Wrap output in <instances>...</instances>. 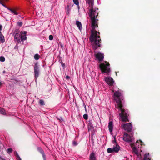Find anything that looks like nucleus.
I'll return each mask as SVG.
<instances>
[{"mask_svg": "<svg viewBox=\"0 0 160 160\" xmlns=\"http://www.w3.org/2000/svg\"><path fill=\"white\" fill-rule=\"evenodd\" d=\"M40 56L38 54H35L34 56V58L36 60H38L39 59Z\"/></svg>", "mask_w": 160, "mask_h": 160, "instance_id": "nucleus-26", "label": "nucleus"}, {"mask_svg": "<svg viewBox=\"0 0 160 160\" xmlns=\"http://www.w3.org/2000/svg\"><path fill=\"white\" fill-rule=\"evenodd\" d=\"M59 120L61 122H62V121H63L62 119L61 118V119H59Z\"/></svg>", "mask_w": 160, "mask_h": 160, "instance_id": "nucleus-38", "label": "nucleus"}, {"mask_svg": "<svg viewBox=\"0 0 160 160\" xmlns=\"http://www.w3.org/2000/svg\"><path fill=\"white\" fill-rule=\"evenodd\" d=\"M73 1L74 3L77 6L78 9H79V5L78 0H73Z\"/></svg>", "mask_w": 160, "mask_h": 160, "instance_id": "nucleus-23", "label": "nucleus"}, {"mask_svg": "<svg viewBox=\"0 0 160 160\" xmlns=\"http://www.w3.org/2000/svg\"><path fill=\"white\" fill-rule=\"evenodd\" d=\"M5 61V58L4 57L1 56L0 57V61L1 62H4Z\"/></svg>", "mask_w": 160, "mask_h": 160, "instance_id": "nucleus-28", "label": "nucleus"}, {"mask_svg": "<svg viewBox=\"0 0 160 160\" xmlns=\"http://www.w3.org/2000/svg\"><path fill=\"white\" fill-rule=\"evenodd\" d=\"M2 29V25H0V32H1V31Z\"/></svg>", "mask_w": 160, "mask_h": 160, "instance_id": "nucleus-35", "label": "nucleus"}, {"mask_svg": "<svg viewBox=\"0 0 160 160\" xmlns=\"http://www.w3.org/2000/svg\"><path fill=\"white\" fill-rule=\"evenodd\" d=\"M2 5L3 6H4V7H5V8H7V9H8V8L9 7H7L6 5H5L4 3H3V2L2 3Z\"/></svg>", "mask_w": 160, "mask_h": 160, "instance_id": "nucleus-34", "label": "nucleus"}, {"mask_svg": "<svg viewBox=\"0 0 160 160\" xmlns=\"http://www.w3.org/2000/svg\"><path fill=\"white\" fill-rule=\"evenodd\" d=\"M0 113L3 115H5L6 114L5 110L3 108H0Z\"/></svg>", "mask_w": 160, "mask_h": 160, "instance_id": "nucleus-24", "label": "nucleus"}, {"mask_svg": "<svg viewBox=\"0 0 160 160\" xmlns=\"http://www.w3.org/2000/svg\"><path fill=\"white\" fill-rule=\"evenodd\" d=\"M89 160H96L95 153L93 152L90 154Z\"/></svg>", "mask_w": 160, "mask_h": 160, "instance_id": "nucleus-12", "label": "nucleus"}, {"mask_svg": "<svg viewBox=\"0 0 160 160\" xmlns=\"http://www.w3.org/2000/svg\"><path fill=\"white\" fill-rule=\"evenodd\" d=\"M34 77L35 78V80L36 81L37 78L38 77L40 73V69L39 65L38 62H36L34 66Z\"/></svg>", "mask_w": 160, "mask_h": 160, "instance_id": "nucleus-4", "label": "nucleus"}, {"mask_svg": "<svg viewBox=\"0 0 160 160\" xmlns=\"http://www.w3.org/2000/svg\"><path fill=\"white\" fill-rule=\"evenodd\" d=\"M114 146L113 148H108L107 150V152L108 153H111L112 152H117L119 151V150L120 148V147L119 146Z\"/></svg>", "mask_w": 160, "mask_h": 160, "instance_id": "nucleus-6", "label": "nucleus"}, {"mask_svg": "<svg viewBox=\"0 0 160 160\" xmlns=\"http://www.w3.org/2000/svg\"><path fill=\"white\" fill-rule=\"evenodd\" d=\"M123 128L128 132H131L132 130V126L131 123L124 124L123 125Z\"/></svg>", "mask_w": 160, "mask_h": 160, "instance_id": "nucleus-5", "label": "nucleus"}, {"mask_svg": "<svg viewBox=\"0 0 160 160\" xmlns=\"http://www.w3.org/2000/svg\"><path fill=\"white\" fill-rule=\"evenodd\" d=\"M37 150L42 154L43 160H46V157L41 147H39L37 148Z\"/></svg>", "mask_w": 160, "mask_h": 160, "instance_id": "nucleus-10", "label": "nucleus"}, {"mask_svg": "<svg viewBox=\"0 0 160 160\" xmlns=\"http://www.w3.org/2000/svg\"><path fill=\"white\" fill-rule=\"evenodd\" d=\"M134 144L133 143H131L130 144V146L132 148L133 151L136 154L138 155V152L137 148L135 147H134Z\"/></svg>", "mask_w": 160, "mask_h": 160, "instance_id": "nucleus-13", "label": "nucleus"}, {"mask_svg": "<svg viewBox=\"0 0 160 160\" xmlns=\"http://www.w3.org/2000/svg\"><path fill=\"white\" fill-rule=\"evenodd\" d=\"M96 58L100 62H102L103 60L104 55L100 52H98L95 55Z\"/></svg>", "mask_w": 160, "mask_h": 160, "instance_id": "nucleus-7", "label": "nucleus"}, {"mask_svg": "<svg viewBox=\"0 0 160 160\" xmlns=\"http://www.w3.org/2000/svg\"><path fill=\"white\" fill-rule=\"evenodd\" d=\"M26 32H25V31H24V32H23V33H22V34H26Z\"/></svg>", "mask_w": 160, "mask_h": 160, "instance_id": "nucleus-39", "label": "nucleus"}, {"mask_svg": "<svg viewBox=\"0 0 160 160\" xmlns=\"http://www.w3.org/2000/svg\"><path fill=\"white\" fill-rule=\"evenodd\" d=\"M66 78L68 80L70 78V77L68 76H66Z\"/></svg>", "mask_w": 160, "mask_h": 160, "instance_id": "nucleus-36", "label": "nucleus"}, {"mask_svg": "<svg viewBox=\"0 0 160 160\" xmlns=\"http://www.w3.org/2000/svg\"><path fill=\"white\" fill-rule=\"evenodd\" d=\"M109 130L110 132H112L113 130V123L112 121H110L108 123Z\"/></svg>", "mask_w": 160, "mask_h": 160, "instance_id": "nucleus-14", "label": "nucleus"}, {"mask_svg": "<svg viewBox=\"0 0 160 160\" xmlns=\"http://www.w3.org/2000/svg\"><path fill=\"white\" fill-rule=\"evenodd\" d=\"M112 143L113 144H114V146H117V147H118V146H119L116 142V140L115 138V136L114 137V140L113 141Z\"/></svg>", "mask_w": 160, "mask_h": 160, "instance_id": "nucleus-20", "label": "nucleus"}, {"mask_svg": "<svg viewBox=\"0 0 160 160\" xmlns=\"http://www.w3.org/2000/svg\"><path fill=\"white\" fill-rule=\"evenodd\" d=\"M0 41L1 43H3L5 41L4 37L2 32H0Z\"/></svg>", "mask_w": 160, "mask_h": 160, "instance_id": "nucleus-16", "label": "nucleus"}, {"mask_svg": "<svg viewBox=\"0 0 160 160\" xmlns=\"http://www.w3.org/2000/svg\"><path fill=\"white\" fill-rule=\"evenodd\" d=\"M89 5L90 9L88 13L90 18L91 23V34L89 40L92 43L93 49L96 50L98 47H101V40L100 38V33L95 30L96 27H98V19L97 18L99 11L98 8L96 7H94V0H87Z\"/></svg>", "mask_w": 160, "mask_h": 160, "instance_id": "nucleus-1", "label": "nucleus"}, {"mask_svg": "<svg viewBox=\"0 0 160 160\" xmlns=\"http://www.w3.org/2000/svg\"><path fill=\"white\" fill-rule=\"evenodd\" d=\"M105 80L106 82L110 86H112L113 85L114 80L112 78L109 77H106L105 78Z\"/></svg>", "mask_w": 160, "mask_h": 160, "instance_id": "nucleus-9", "label": "nucleus"}, {"mask_svg": "<svg viewBox=\"0 0 160 160\" xmlns=\"http://www.w3.org/2000/svg\"><path fill=\"white\" fill-rule=\"evenodd\" d=\"M123 140L126 142H131L132 141V138L130 136L125 133L123 135Z\"/></svg>", "mask_w": 160, "mask_h": 160, "instance_id": "nucleus-8", "label": "nucleus"}, {"mask_svg": "<svg viewBox=\"0 0 160 160\" xmlns=\"http://www.w3.org/2000/svg\"><path fill=\"white\" fill-rule=\"evenodd\" d=\"M14 154L17 157L18 160H22L18 152L16 151H14Z\"/></svg>", "mask_w": 160, "mask_h": 160, "instance_id": "nucleus-19", "label": "nucleus"}, {"mask_svg": "<svg viewBox=\"0 0 160 160\" xmlns=\"http://www.w3.org/2000/svg\"><path fill=\"white\" fill-rule=\"evenodd\" d=\"M77 26L78 27L79 29L81 30L82 29V25L81 22H80L77 21L76 23Z\"/></svg>", "mask_w": 160, "mask_h": 160, "instance_id": "nucleus-17", "label": "nucleus"}, {"mask_svg": "<svg viewBox=\"0 0 160 160\" xmlns=\"http://www.w3.org/2000/svg\"><path fill=\"white\" fill-rule=\"evenodd\" d=\"M110 64L109 63L106 61L104 63H101L99 66V68L102 72V73H106L107 75H108V73L111 72L110 67Z\"/></svg>", "mask_w": 160, "mask_h": 160, "instance_id": "nucleus-3", "label": "nucleus"}, {"mask_svg": "<svg viewBox=\"0 0 160 160\" xmlns=\"http://www.w3.org/2000/svg\"><path fill=\"white\" fill-rule=\"evenodd\" d=\"M49 39L50 40H52L53 39V36L52 35H51L49 36Z\"/></svg>", "mask_w": 160, "mask_h": 160, "instance_id": "nucleus-31", "label": "nucleus"}, {"mask_svg": "<svg viewBox=\"0 0 160 160\" xmlns=\"http://www.w3.org/2000/svg\"><path fill=\"white\" fill-rule=\"evenodd\" d=\"M73 145L74 146H76L78 145L77 142L75 141H73L72 142Z\"/></svg>", "mask_w": 160, "mask_h": 160, "instance_id": "nucleus-33", "label": "nucleus"}, {"mask_svg": "<svg viewBox=\"0 0 160 160\" xmlns=\"http://www.w3.org/2000/svg\"><path fill=\"white\" fill-rule=\"evenodd\" d=\"M116 75L117 76V72H116Z\"/></svg>", "mask_w": 160, "mask_h": 160, "instance_id": "nucleus-41", "label": "nucleus"}, {"mask_svg": "<svg viewBox=\"0 0 160 160\" xmlns=\"http://www.w3.org/2000/svg\"><path fill=\"white\" fill-rule=\"evenodd\" d=\"M39 103L41 106H44L45 105L44 101L42 99L40 100L39 102Z\"/></svg>", "mask_w": 160, "mask_h": 160, "instance_id": "nucleus-25", "label": "nucleus"}, {"mask_svg": "<svg viewBox=\"0 0 160 160\" xmlns=\"http://www.w3.org/2000/svg\"><path fill=\"white\" fill-rule=\"evenodd\" d=\"M12 151V148H9L8 149L7 152L8 153H11Z\"/></svg>", "mask_w": 160, "mask_h": 160, "instance_id": "nucleus-29", "label": "nucleus"}, {"mask_svg": "<svg viewBox=\"0 0 160 160\" xmlns=\"http://www.w3.org/2000/svg\"><path fill=\"white\" fill-rule=\"evenodd\" d=\"M19 27H21L22 25V22H19L17 23Z\"/></svg>", "mask_w": 160, "mask_h": 160, "instance_id": "nucleus-30", "label": "nucleus"}, {"mask_svg": "<svg viewBox=\"0 0 160 160\" xmlns=\"http://www.w3.org/2000/svg\"><path fill=\"white\" fill-rule=\"evenodd\" d=\"M114 99L117 104V108L121 111V113H119V115L121 118L122 121L124 122H128V111L124 109V107L123 105L122 101V100H123V97L121 96V94L119 91H115L114 92Z\"/></svg>", "mask_w": 160, "mask_h": 160, "instance_id": "nucleus-2", "label": "nucleus"}, {"mask_svg": "<svg viewBox=\"0 0 160 160\" xmlns=\"http://www.w3.org/2000/svg\"><path fill=\"white\" fill-rule=\"evenodd\" d=\"M69 7H70L69 5L68 4L66 8V9L67 10V12L66 13H67L68 14H69L70 9H71Z\"/></svg>", "mask_w": 160, "mask_h": 160, "instance_id": "nucleus-22", "label": "nucleus"}, {"mask_svg": "<svg viewBox=\"0 0 160 160\" xmlns=\"http://www.w3.org/2000/svg\"><path fill=\"white\" fill-rule=\"evenodd\" d=\"M85 108H86V106H85Z\"/></svg>", "mask_w": 160, "mask_h": 160, "instance_id": "nucleus-43", "label": "nucleus"}, {"mask_svg": "<svg viewBox=\"0 0 160 160\" xmlns=\"http://www.w3.org/2000/svg\"><path fill=\"white\" fill-rule=\"evenodd\" d=\"M20 39L21 40V41H23L24 40H26L27 39V37L26 35H20Z\"/></svg>", "mask_w": 160, "mask_h": 160, "instance_id": "nucleus-21", "label": "nucleus"}, {"mask_svg": "<svg viewBox=\"0 0 160 160\" xmlns=\"http://www.w3.org/2000/svg\"><path fill=\"white\" fill-rule=\"evenodd\" d=\"M14 34L15 35L14 36V38L15 40L16 41H17L18 43H19L20 42V34H19V33L18 32H14Z\"/></svg>", "mask_w": 160, "mask_h": 160, "instance_id": "nucleus-11", "label": "nucleus"}, {"mask_svg": "<svg viewBox=\"0 0 160 160\" xmlns=\"http://www.w3.org/2000/svg\"><path fill=\"white\" fill-rule=\"evenodd\" d=\"M3 2V0H0V3L2 4Z\"/></svg>", "mask_w": 160, "mask_h": 160, "instance_id": "nucleus-37", "label": "nucleus"}, {"mask_svg": "<svg viewBox=\"0 0 160 160\" xmlns=\"http://www.w3.org/2000/svg\"><path fill=\"white\" fill-rule=\"evenodd\" d=\"M5 71H4L3 72V73H5Z\"/></svg>", "mask_w": 160, "mask_h": 160, "instance_id": "nucleus-42", "label": "nucleus"}, {"mask_svg": "<svg viewBox=\"0 0 160 160\" xmlns=\"http://www.w3.org/2000/svg\"><path fill=\"white\" fill-rule=\"evenodd\" d=\"M149 153H146L144 155L143 160H150V158L149 157Z\"/></svg>", "mask_w": 160, "mask_h": 160, "instance_id": "nucleus-18", "label": "nucleus"}, {"mask_svg": "<svg viewBox=\"0 0 160 160\" xmlns=\"http://www.w3.org/2000/svg\"><path fill=\"white\" fill-rule=\"evenodd\" d=\"M17 8H14V9H12L10 8H8V9L10 10L12 13H14L15 15H18V13L17 12L16 10Z\"/></svg>", "mask_w": 160, "mask_h": 160, "instance_id": "nucleus-15", "label": "nucleus"}, {"mask_svg": "<svg viewBox=\"0 0 160 160\" xmlns=\"http://www.w3.org/2000/svg\"><path fill=\"white\" fill-rule=\"evenodd\" d=\"M60 62L62 66L63 67V68H64L65 67V64L62 61H60Z\"/></svg>", "mask_w": 160, "mask_h": 160, "instance_id": "nucleus-32", "label": "nucleus"}, {"mask_svg": "<svg viewBox=\"0 0 160 160\" xmlns=\"http://www.w3.org/2000/svg\"><path fill=\"white\" fill-rule=\"evenodd\" d=\"M90 126L92 128V127H93V125H92V124H91Z\"/></svg>", "mask_w": 160, "mask_h": 160, "instance_id": "nucleus-40", "label": "nucleus"}, {"mask_svg": "<svg viewBox=\"0 0 160 160\" xmlns=\"http://www.w3.org/2000/svg\"><path fill=\"white\" fill-rule=\"evenodd\" d=\"M83 118L85 120H87L88 118V116L86 114H85L83 115Z\"/></svg>", "mask_w": 160, "mask_h": 160, "instance_id": "nucleus-27", "label": "nucleus"}]
</instances>
